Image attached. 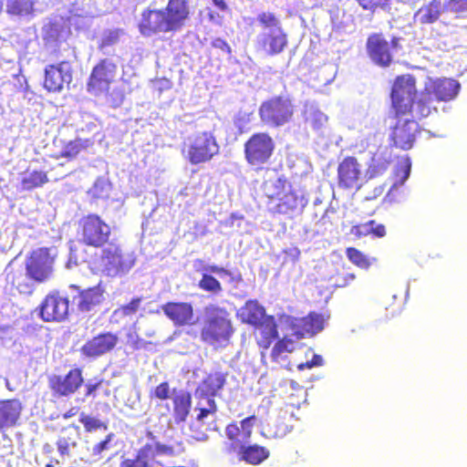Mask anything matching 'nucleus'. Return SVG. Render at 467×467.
Wrapping results in <instances>:
<instances>
[{"label": "nucleus", "instance_id": "f257e3e1", "mask_svg": "<svg viewBox=\"0 0 467 467\" xmlns=\"http://www.w3.org/2000/svg\"><path fill=\"white\" fill-rule=\"evenodd\" d=\"M264 195L270 213L285 215L290 219L301 214L306 205L304 196L285 177H279L265 185Z\"/></svg>", "mask_w": 467, "mask_h": 467}, {"label": "nucleus", "instance_id": "f03ea898", "mask_svg": "<svg viewBox=\"0 0 467 467\" xmlns=\"http://www.w3.org/2000/svg\"><path fill=\"white\" fill-rule=\"evenodd\" d=\"M234 333L230 312L216 304H210L203 308L200 328L202 342L214 348L226 347Z\"/></svg>", "mask_w": 467, "mask_h": 467}, {"label": "nucleus", "instance_id": "7ed1b4c3", "mask_svg": "<svg viewBox=\"0 0 467 467\" xmlns=\"http://www.w3.org/2000/svg\"><path fill=\"white\" fill-rule=\"evenodd\" d=\"M419 97L416 78L411 74L399 75L394 78L391 91V118L422 119L429 115H420L418 111Z\"/></svg>", "mask_w": 467, "mask_h": 467}, {"label": "nucleus", "instance_id": "20e7f679", "mask_svg": "<svg viewBox=\"0 0 467 467\" xmlns=\"http://www.w3.org/2000/svg\"><path fill=\"white\" fill-rule=\"evenodd\" d=\"M257 21L264 29L256 38V48L268 57L277 56L288 46V36L282 27L278 17L271 12H262L257 16Z\"/></svg>", "mask_w": 467, "mask_h": 467}, {"label": "nucleus", "instance_id": "39448f33", "mask_svg": "<svg viewBox=\"0 0 467 467\" xmlns=\"http://www.w3.org/2000/svg\"><path fill=\"white\" fill-rule=\"evenodd\" d=\"M296 105L287 95L269 98L260 104L258 116L263 125L269 128H280L292 121Z\"/></svg>", "mask_w": 467, "mask_h": 467}, {"label": "nucleus", "instance_id": "423d86ee", "mask_svg": "<svg viewBox=\"0 0 467 467\" xmlns=\"http://www.w3.org/2000/svg\"><path fill=\"white\" fill-rule=\"evenodd\" d=\"M459 89L460 84L452 78H430L420 94L418 111L420 115H431L437 111L432 97L437 101H449L457 96Z\"/></svg>", "mask_w": 467, "mask_h": 467}, {"label": "nucleus", "instance_id": "0eeeda50", "mask_svg": "<svg viewBox=\"0 0 467 467\" xmlns=\"http://www.w3.org/2000/svg\"><path fill=\"white\" fill-rule=\"evenodd\" d=\"M182 152L192 165L207 163L220 153V144L213 132L204 130L189 138Z\"/></svg>", "mask_w": 467, "mask_h": 467}, {"label": "nucleus", "instance_id": "6e6552de", "mask_svg": "<svg viewBox=\"0 0 467 467\" xmlns=\"http://www.w3.org/2000/svg\"><path fill=\"white\" fill-rule=\"evenodd\" d=\"M275 142L265 131L253 133L244 143V157L248 166L261 171L274 155Z\"/></svg>", "mask_w": 467, "mask_h": 467}, {"label": "nucleus", "instance_id": "1a4fd4ad", "mask_svg": "<svg viewBox=\"0 0 467 467\" xmlns=\"http://www.w3.org/2000/svg\"><path fill=\"white\" fill-rule=\"evenodd\" d=\"M111 227L99 215L88 213L78 223L79 241L86 246L103 247L110 241Z\"/></svg>", "mask_w": 467, "mask_h": 467}, {"label": "nucleus", "instance_id": "9d476101", "mask_svg": "<svg viewBox=\"0 0 467 467\" xmlns=\"http://www.w3.org/2000/svg\"><path fill=\"white\" fill-rule=\"evenodd\" d=\"M57 252L50 247L32 250L25 261V269L36 284L47 282L53 275Z\"/></svg>", "mask_w": 467, "mask_h": 467}, {"label": "nucleus", "instance_id": "9b49d317", "mask_svg": "<svg viewBox=\"0 0 467 467\" xmlns=\"http://www.w3.org/2000/svg\"><path fill=\"white\" fill-rule=\"evenodd\" d=\"M100 248L99 260L103 272L110 277L125 275L133 264L127 258L119 243L110 240Z\"/></svg>", "mask_w": 467, "mask_h": 467}, {"label": "nucleus", "instance_id": "f8f14e48", "mask_svg": "<svg viewBox=\"0 0 467 467\" xmlns=\"http://www.w3.org/2000/svg\"><path fill=\"white\" fill-rule=\"evenodd\" d=\"M400 46V38L388 41L382 33L370 34L366 41V51L370 60L380 67H389L393 62V50Z\"/></svg>", "mask_w": 467, "mask_h": 467}, {"label": "nucleus", "instance_id": "ddd939ff", "mask_svg": "<svg viewBox=\"0 0 467 467\" xmlns=\"http://www.w3.org/2000/svg\"><path fill=\"white\" fill-rule=\"evenodd\" d=\"M117 65L109 58L100 59L92 68L87 80V91L99 97L109 92L110 85L114 82Z\"/></svg>", "mask_w": 467, "mask_h": 467}, {"label": "nucleus", "instance_id": "4468645a", "mask_svg": "<svg viewBox=\"0 0 467 467\" xmlns=\"http://www.w3.org/2000/svg\"><path fill=\"white\" fill-rule=\"evenodd\" d=\"M394 123L390 126L389 143L392 147L402 150H410L420 133V126L413 119L391 118Z\"/></svg>", "mask_w": 467, "mask_h": 467}, {"label": "nucleus", "instance_id": "2eb2a0df", "mask_svg": "<svg viewBox=\"0 0 467 467\" xmlns=\"http://www.w3.org/2000/svg\"><path fill=\"white\" fill-rule=\"evenodd\" d=\"M255 416H249L238 422H231L225 428L227 441L224 443V452L228 455L236 454L247 443L252 435V427Z\"/></svg>", "mask_w": 467, "mask_h": 467}, {"label": "nucleus", "instance_id": "dca6fc26", "mask_svg": "<svg viewBox=\"0 0 467 467\" xmlns=\"http://www.w3.org/2000/svg\"><path fill=\"white\" fill-rule=\"evenodd\" d=\"M69 309L68 297L58 291L48 293L38 306L39 317L44 322H60L67 318Z\"/></svg>", "mask_w": 467, "mask_h": 467}, {"label": "nucleus", "instance_id": "f3484780", "mask_svg": "<svg viewBox=\"0 0 467 467\" xmlns=\"http://www.w3.org/2000/svg\"><path fill=\"white\" fill-rule=\"evenodd\" d=\"M137 28L144 37L171 33L161 7H145L140 13Z\"/></svg>", "mask_w": 467, "mask_h": 467}, {"label": "nucleus", "instance_id": "a211bd4d", "mask_svg": "<svg viewBox=\"0 0 467 467\" xmlns=\"http://www.w3.org/2000/svg\"><path fill=\"white\" fill-rule=\"evenodd\" d=\"M47 382L55 397H68L75 394L83 385V372L80 368H73L66 375L49 376Z\"/></svg>", "mask_w": 467, "mask_h": 467}, {"label": "nucleus", "instance_id": "6ab92c4d", "mask_svg": "<svg viewBox=\"0 0 467 467\" xmlns=\"http://www.w3.org/2000/svg\"><path fill=\"white\" fill-rule=\"evenodd\" d=\"M161 8L171 33L181 31L192 18L191 0H168Z\"/></svg>", "mask_w": 467, "mask_h": 467}, {"label": "nucleus", "instance_id": "aec40b11", "mask_svg": "<svg viewBox=\"0 0 467 467\" xmlns=\"http://www.w3.org/2000/svg\"><path fill=\"white\" fill-rule=\"evenodd\" d=\"M72 81V67L68 61H60L45 67L43 87L48 92H60Z\"/></svg>", "mask_w": 467, "mask_h": 467}, {"label": "nucleus", "instance_id": "412c9836", "mask_svg": "<svg viewBox=\"0 0 467 467\" xmlns=\"http://www.w3.org/2000/svg\"><path fill=\"white\" fill-rule=\"evenodd\" d=\"M176 453L177 451L172 445L162 444L159 441L146 443L139 449L135 458L122 460L119 467H145L150 459L161 455L174 456Z\"/></svg>", "mask_w": 467, "mask_h": 467}, {"label": "nucleus", "instance_id": "4be33fe9", "mask_svg": "<svg viewBox=\"0 0 467 467\" xmlns=\"http://www.w3.org/2000/svg\"><path fill=\"white\" fill-rule=\"evenodd\" d=\"M362 175L361 164L356 157H345L337 166V183L339 188H359V181Z\"/></svg>", "mask_w": 467, "mask_h": 467}, {"label": "nucleus", "instance_id": "5701e85b", "mask_svg": "<svg viewBox=\"0 0 467 467\" xmlns=\"http://www.w3.org/2000/svg\"><path fill=\"white\" fill-rule=\"evenodd\" d=\"M80 440L79 427L74 424L65 427L57 441V451L62 459L68 458L76 461L81 456L78 447Z\"/></svg>", "mask_w": 467, "mask_h": 467}, {"label": "nucleus", "instance_id": "b1692460", "mask_svg": "<svg viewBox=\"0 0 467 467\" xmlns=\"http://www.w3.org/2000/svg\"><path fill=\"white\" fill-rule=\"evenodd\" d=\"M118 337L111 332L100 333L88 340L80 348L87 358H97L111 351L118 344Z\"/></svg>", "mask_w": 467, "mask_h": 467}, {"label": "nucleus", "instance_id": "393cba45", "mask_svg": "<svg viewBox=\"0 0 467 467\" xmlns=\"http://www.w3.org/2000/svg\"><path fill=\"white\" fill-rule=\"evenodd\" d=\"M161 307L166 317L175 327H185L193 324L194 310L191 303L170 301Z\"/></svg>", "mask_w": 467, "mask_h": 467}, {"label": "nucleus", "instance_id": "a878e982", "mask_svg": "<svg viewBox=\"0 0 467 467\" xmlns=\"http://www.w3.org/2000/svg\"><path fill=\"white\" fill-rule=\"evenodd\" d=\"M291 327L297 338L312 337L324 329L325 320L322 315L310 312L306 317L294 318Z\"/></svg>", "mask_w": 467, "mask_h": 467}, {"label": "nucleus", "instance_id": "bb28decb", "mask_svg": "<svg viewBox=\"0 0 467 467\" xmlns=\"http://www.w3.org/2000/svg\"><path fill=\"white\" fill-rule=\"evenodd\" d=\"M256 344L261 349V357L265 358V351L275 339L278 337L277 324L273 316H267L265 321L254 327Z\"/></svg>", "mask_w": 467, "mask_h": 467}, {"label": "nucleus", "instance_id": "cd10ccee", "mask_svg": "<svg viewBox=\"0 0 467 467\" xmlns=\"http://www.w3.org/2000/svg\"><path fill=\"white\" fill-rule=\"evenodd\" d=\"M105 288L99 283L97 285L79 290L74 301L81 312H89L96 306L101 305L105 299Z\"/></svg>", "mask_w": 467, "mask_h": 467}, {"label": "nucleus", "instance_id": "c85d7f7f", "mask_svg": "<svg viewBox=\"0 0 467 467\" xmlns=\"http://www.w3.org/2000/svg\"><path fill=\"white\" fill-rule=\"evenodd\" d=\"M226 373L214 371L208 373L195 389L198 399H213L226 383Z\"/></svg>", "mask_w": 467, "mask_h": 467}, {"label": "nucleus", "instance_id": "c756f323", "mask_svg": "<svg viewBox=\"0 0 467 467\" xmlns=\"http://www.w3.org/2000/svg\"><path fill=\"white\" fill-rule=\"evenodd\" d=\"M212 274L230 276L232 273L226 268L216 265L204 267V272L202 274V277L198 282V287L204 292L217 296L222 293L223 285Z\"/></svg>", "mask_w": 467, "mask_h": 467}, {"label": "nucleus", "instance_id": "7c9ffc66", "mask_svg": "<svg viewBox=\"0 0 467 467\" xmlns=\"http://www.w3.org/2000/svg\"><path fill=\"white\" fill-rule=\"evenodd\" d=\"M22 403L17 399L0 400V431L16 426L22 412Z\"/></svg>", "mask_w": 467, "mask_h": 467}, {"label": "nucleus", "instance_id": "2f4dec72", "mask_svg": "<svg viewBox=\"0 0 467 467\" xmlns=\"http://www.w3.org/2000/svg\"><path fill=\"white\" fill-rule=\"evenodd\" d=\"M171 401L174 422L176 424L184 422L187 420L192 408L191 393L186 390L176 391V389H173Z\"/></svg>", "mask_w": 467, "mask_h": 467}, {"label": "nucleus", "instance_id": "473e14b6", "mask_svg": "<svg viewBox=\"0 0 467 467\" xmlns=\"http://www.w3.org/2000/svg\"><path fill=\"white\" fill-rule=\"evenodd\" d=\"M6 281L11 288L20 295L30 296L35 291V281L29 276L26 271L11 269L6 274Z\"/></svg>", "mask_w": 467, "mask_h": 467}, {"label": "nucleus", "instance_id": "72a5a7b5", "mask_svg": "<svg viewBox=\"0 0 467 467\" xmlns=\"http://www.w3.org/2000/svg\"><path fill=\"white\" fill-rule=\"evenodd\" d=\"M239 317L243 323L254 327L265 321L267 316L265 307L260 306L257 300H248L241 307Z\"/></svg>", "mask_w": 467, "mask_h": 467}, {"label": "nucleus", "instance_id": "f704fd0d", "mask_svg": "<svg viewBox=\"0 0 467 467\" xmlns=\"http://www.w3.org/2000/svg\"><path fill=\"white\" fill-rule=\"evenodd\" d=\"M236 454L240 461L248 464L258 465L269 457L270 451L264 446L253 444L244 445Z\"/></svg>", "mask_w": 467, "mask_h": 467}, {"label": "nucleus", "instance_id": "c9c22d12", "mask_svg": "<svg viewBox=\"0 0 467 467\" xmlns=\"http://www.w3.org/2000/svg\"><path fill=\"white\" fill-rule=\"evenodd\" d=\"M441 9V0H431L419 8L414 15V20L420 25L432 24L439 19Z\"/></svg>", "mask_w": 467, "mask_h": 467}, {"label": "nucleus", "instance_id": "e433bc0d", "mask_svg": "<svg viewBox=\"0 0 467 467\" xmlns=\"http://www.w3.org/2000/svg\"><path fill=\"white\" fill-rule=\"evenodd\" d=\"M36 3V0H5V13L16 17L32 16Z\"/></svg>", "mask_w": 467, "mask_h": 467}, {"label": "nucleus", "instance_id": "4c0bfd02", "mask_svg": "<svg viewBox=\"0 0 467 467\" xmlns=\"http://www.w3.org/2000/svg\"><path fill=\"white\" fill-rule=\"evenodd\" d=\"M49 182L47 171L34 170L26 172L21 178V188L23 191L30 192L37 188L43 187Z\"/></svg>", "mask_w": 467, "mask_h": 467}, {"label": "nucleus", "instance_id": "58836bf2", "mask_svg": "<svg viewBox=\"0 0 467 467\" xmlns=\"http://www.w3.org/2000/svg\"><path fill=\"white\" fill-rule=\"evenodd\" d=\"M113 438L114 434L112 432L109 433L106 435L104 440L96 443L92 447L88 456H79V460L89 462H96L102 460L104 456L103 453L110 449V442L112 441Z\"/></svg>", "mask_w": 467, "mask_h": 467}, {"label": "nucleus", "instance_id": "ea45409f", "mask_svg": "<svg viewBox=\"0 0 467 467\" xmlns=\"http://www.w3.org/2000/svg\"><path fill=\"white\" fill-rule=\"evenodd\" d=\"M295 349V341L284 337L275 343L271 350V358L274 362H279L281 359L285 358L287 354L294 352Z\"/></svg>", "mask_w": 467, "mask_h": 467}, {"label": "nucleus", "instance_id": "a19ab883", "mask_svg": "<svg viewBox=\"0 0 467 467\" xmlns=\"http://www.w3.org/2000/svg\"><path fill=\"white\" fill-rule=\"evenodd\" d=\"M85 143L81 139H75L67 142L59 153V157L67 160L75 159L84 149Z\"/></svg>", "mask_w": 467, "mask_h": 467}, {"label": "nucleus", "instance_id": "79ce46f5", "mask_svg": "<svg viewBox=\"0 0 467 467\" xmlns=\"http://www.w3.org/2000/svg\"><path fill=\"white\" fill-rule=\"evenodd\" d=\"M345 253L348 259L356 266L361 269H368L370 267L371 261L360 250L355 247H348Z\"/></svg>", "mask_w": 467, "mask_h": 467}, {"label": "nucleus", "instance_id": "37998d69", "mask_svg": "<svg viewBox=\"0 0 467 467\" xmlns=\"http://www.w3.org/2000/svg\"><path fill=\"white\" fill-rule=\"evenodd\" d=\"M79 422L83 425L86 432H93L98 430H108V424L106 422L84 412L79 415Z\"/></svg>", "mask_w": 467, "mask_h": 467}, {"label": "nucleus", "instance_id": "c03bdc74", "mask_svg": "<svg viewBox=\"0 0 467 467\" xmlns=\"http://www.w3.org/2000/svg\"><path fill=\"white\" fill-rule=\"evenodd\" d=\"M141 305V297H133L129 303L119 306L114 310L113 316L127 317L135 315Z\"/></svg>", "mask_w": 467, "mask_h": 467}, {"label": "nucleus", "instance_id": "a18cd8bd", "mask_svg": "<svg viewBox=\"0 0 467 467\" xmlns=\"http://www.w3.org/2000/svg\"><path fill=\"white\" fill-rule=\"evenodd\" d=\"M171 386L168 381H162L158 384L155 388L150 390L149 398L150 400H167L171 398Z\"/></svg>", "mask_w": 467, "mask_h": 467}, {"label": "nucleus", "instance_id": "49530a36", "mask_svg": "<svg viewBox=\"0 0 467 467\" xmlns=\"http://www.w3.org/2000/svg\"><path fill=\"white\" fill-rule=\"evenodd\" d=\"M196 410H198L196 420L199 422L203 420L210 415L213 416L217 412V405L213 399H207V407H203L201 401L198 402Z\"/></svg>", "mask_w": 467, "mask_h": 467}, {"label": "nucleus", "instance_id": "de8ad7c7", "mask_svg": "<svg viewBox=\"0 0 467 467\" xmlns=\"http://www.w3.org/2000/svg\"><path fill=\"white\" fill-rule=\"evenodd\" d=\"M410 159L409 157H405L398 162L394 171L395 177L400 183H403L410 177Z\"/></svg>", "mask_w": 467, "mask_h": 467}, {"label": "nucleus", "instance_id": "09e8293b", "mask_svg": "<svg viewBox=\"0 0 467 467\" xmlns=\"http://www.w3.org/2000/svg\"><path fill=\"white\" fill-rule=\"evenodd\" d=\"M389 164V160L373 157L368 167L370 177H377L383 174L388 170Z\"/></svg>", "mask_w": 467, "mask_h": 467}, {"label": "nucleus", "instance_id": "8fccbe9b", "mask_svg": "<svg viewBox=\"0 0 467 467\" xmlns=\"http://www.w3.org/2000/svg\"><path fill=\"white\" fill-rule=\"evenodd\" d=\"M127 344L134 350H139L141 348H147L148 345H150V342L145 341L142 339L137 330H136V325L134 324L132 326V329H130L127 335Z\"/></svg>", "mask_w": 467, "mask_h": 467}, {"label": "nucleus", "instance_id": "3c124183", "mask_svg": "<svg viewBox=\"0 0 467 467\" xmlns=\"http://www.w3.org/2000/svg\"><path fill=\"white\" fill-rule=\"evenodd\" d=\"M121 34L122 31L120 29H113L106 32L99 43V48L104 49L116 45L119 42Z\"/></svg>", "mask_w": 467, "mask_h": 467}, {"label": "nucleus", "instance_id": "603ef678", "mask_svg": "<svg viewBox=\"0 0 467 467\" xmlns=\"http://www.w3.org/2000/svg\"><path fill=\"white\" fill-rule=\"evenodd\" d=\"M358 5L364 9L375 12L379 8H384L390 0H357Z\"/></svg>", "mask_w": 467, "mask_h": 467}, {"label": "nucleus", "instance_id": "864d4df0", "mask_svg": "<svg viewBox=\"0 0 467 467\" xmlns=\"http://www.w3.org/2000/svg\"><path fill=\"white\" fill-rule=\"evenodd\" d=\"M356 278L353 273H337L334 276V285L336 287H346L350 285Z\"/></svg>", "mask_w": 467, "mask_h": 467}, {"label": "nucleus", "instance_id": "5fc2aeb1", "mask_svg": "<svg viewBox=\"0 0 467 467\" xmlns=\"http://www.w3.org/2000/svg\"><path fill=\"white\" fill-rule=\"evenodd\" d=\"M371 224H372V223H368V221L366 223L355 224L350 228V234L358 239L368 236L369 235L368 227Z\"/></svg>", "mask_w": 467, "mask_h": 467}, {"label": "nucleus", "instance_id": "6e6d98bb", "mask_svg": "<svg viewBox=\"0 0 467 467\" xmlns=\"http://www.w3.org/2000/svg\"><path fill=\"white\" fill-rule=\"evenodd\" d=\"M368 223H372L368 227L369 235L374 238H383L386 236L387 231L384 224L379 223L375 220H369Z\"/></svg>", "mask_w": 467, "mask_h": 467}, {"label": "nucleus", "instance_id": "4d7b16f0", "mask_svg": "<svg viewBox=\"0 0 467 467\" xmlns=\"http://www.w3.org/2000/svg\"><path fill=\"white\" fill-rule=\"evenodd\" d=\"M212 47L221 50L223 53L226 54L227 56H231L232 54V48L229 46V44L223 38H215L211 43Z\"/></svg>", "mask_w": 467, "mask_h": 467}, {"label": "nucleus", "instance_id": "13d9d810", "mask_svg": "<svg viewBox=\"0 0 467 467\" xmlns=\"http://www.w3.org/2000/svg\"><path fill=\"white\" fill-rule=\"evenodd\" d=\"M103 384V380H98L97 382H88L85 385L86 389V397H93L95 398L97 396V390H99Z\"/></svg>", "mask_w": 467, "mask_h": 467}, {"label": "nucleus", "instance_id": "bf43d9fd", "mask_svg": "<svg viewBox=\"0 0 467 467\" xmlns=\"http://www.w3.org/2000/svg\"><path fill=\"white\" fill-rule=\"evenodd\" d=\"M449 6L452 11L463 12L467 10V0H449Z\"/></svg>", "mask_w": 467, "mask_h": 467}, {"label": "nucleus", "instance_id": "052dcab7", "mask_svg": "<svg viewBox=\"0 0 467 467\" xmlns=\"http://www.w3.org/2000/svg\"><path fill=\"white\" fill-rule=\"evenodd\" d=\"M212 2L222 12H228L230 10L224 0H212Z\"/></svg>", "mask_w": 467, "mask_h": 467}, {"label": "nucleus", "instance_id": "680f3d73", "mask_svg": "<svg viewBox=\"0 0 467 467\" xmlns=\"http://www.w3.org/2000/svg\"><path fill=\"white\" fill-rule=\"evenodd\" d=\"M442 39L441 43L437 44V47L441 49H447L450 45V35L448 33H445L441 36Z\"/></svg>", "mask_w": 467, "mask_h": 467}, {"label": "nucleus", "instance_id": "e2e57ef3", "mask_svg": "<svg viewBox=\"0 0 467 467\" xmlns=\"http://www.w3.org/2000/svg\"><path fill=\"white\" fill-rule=\"evenodd\" d=\"M9 327L0 325V344L8 338Z\"/></svg>", "mask_w": 467, "mask_h": 467}, {"label": "nucleus", "instance_id": "0e129e2a", "mask_svg": "<svg viewBox=\"0 0 467 467\" xmlns=\"http://www.w3.org/2000/svg\"><path fill=\"white\" fill-rule=\"evenodd\" d=\"M313 368L323 365V358L320 355L315 354L310 360Z\"/></svg>", "mask_w": 467, "mask_h": 467}, {"label": "nucleus", "instance_id": "69168bd1", "mask_svg": "<svg viewBox=\"0 0 467 467\" xmlns=\"http://www.w3.org/2000/svg\"><path fill=\"white\" fill-rule=\"evenodd\" d=\"M77 412H78V408H76V407H72V408H70L67 411H66V412L62 415V417H63V419L67 420V419H69V418H71V417L75 416V415L77 414Z\"/></svg>", "mask_w": 467, "mask_h": 467}, {"label": "nucleus", "instance_id": "338daca9", "mask_svg": "<svg viewBox=\"0 0 467 467\" xmlns=\"http://www.w3.org/2000/svg\"><path fill=\"white\" fill-rule=\"evenodd\" d=\"M145 467H165L162 463L156 461V458L150 459L148 462H146Z\"/></svg>", "mask_w": 467, "mask_h": 467}, {"label": "nucleus", "instance_id": "774afa93", "mask_svg": "<svg viewBox=\"0 0 467 467\" xmlns=\"http://www.w3.org/2000/svg\"><path fill=\"white\" fill-rule=\"evenodd\" d=\"M208 18L211 22H213V23H219L221 20V16H219V14L214 13V12H209Z\"/></svg>", "mask_w": 467, "mask_h": 467}]
</instances>
